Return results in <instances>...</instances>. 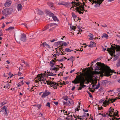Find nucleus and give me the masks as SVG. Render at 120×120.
<instances>
[{
  "mask_svg": "<svg viewBox=\"0 0 120 120\" xmlns=\"http://www.w3.org/2000/svg\"><path fill=\"white\" fill-rule=\"evenodd\" d=\"M80 75H79V77L77 76L78 75V74L76 78L74 80L72 81V82L75 84L79 83L80 84L79 86L83 88L86 86V85L84 84L85 82H86V80H85L84 78L82 76L83 75V73H80Z\"/></svg>",
  "mask_w": 120,
  "mask_h": 120,
  "instance_id": "f257e3e1",
  "label": "nucleus"
},
{
  "mask_svg": "<svg viewBox=\"0 0 120 120\" xmlns=\"http://www.w3.org/2000/svg\"><path fill=\"white\" fill-rule=\"evenodd\" d=\"M102 71L104 74L102 75L103 76L108 77L112 75L113 72L116 73V72L114 70H111L110 68L107 66H103L102 67Z\"/></svg>",
  "mask_w": 120,
  "mask_h": 120,
  "instance_id": "f03ea898",
  "label": "nucleus"
},
{
  "mask_svg": "<svg viewBox=\"0 0 120 120\" xmlns=\"http://www.w3.org/2000/svg\"><path fill=\"white\" fill-rule=\"evenodd\" d=\"M13 11V9L11 8H8L4 9L2 11V14L3 15L7 16L12 13Z\"/></svg>",
  "mask_w": 120,
  "mask_h": 120,
  "instance_id": "7ed1b4c3",
  "label": "nucleus"
},
{
  "mask_svg": "<svg viewBox=\"0 0 120 120\" xmlns=\"http://www.w3.org/2000/svg\"><path fill=\"white\" fill-rule=\"evenodd\" d=\"M47 74L46 73L43 74L41 73L38 75L35 78V79H36V82L37 83L39 82V81L37 80H39L41 82V79H44V77L46 76H47Z\"/></svg>",
  "mask_w": 120,
  "mask_h": 120,
  "instance_id": "20e7f679",
  "label": "nucleus"
},
{
  "mask_svg": "<svg viewBox=\"0 0 120 120\" xmlns=\"http://www.w3.org/2000/svg\"><path fill=\"white\" fill-rule=\"evenodd\" d=\"M46 82H47L48 85H50L51 87H52L54 89H56L57 88V86H58V83H56L55 82L50 81V82L48 81H46Z\"/></svg>",
  "mask_w": 120,
  "mask_h": 120,
  "instance_id": "39448f33",
  "label": "nucleus"
},
{
  "mask_svg": "<svg viewBox=\"0 0 120 120\" xmlns=\"http://www.w3.org/2000/svg\"><path fill=\"white\" fill-rule=\"evenodd\" d=\"M96 64L97 66L95 67V71L99 70H101L102 71L103 73H104L102 71V67L103 66H105V65L104 64H102L100 62H97Z\"/></svg>",
  "mask_w": 120,
  "mask_h": 120,
  "instance_id": "423d86ee",
  "label": "nucleus"
},
{
  "mask_svg": "<svg viewBox=\"0 0 120 120\" xmlns=\"http://www.w3.org/2000/svg\"><path fill=\"white\" fill-rule=\"evenodd\" d=\"M116 49L115 48L111 47L109 48H107V51L109 53V54L112 56V57H113L112 56L113 55L115 54Z\"/></svg>",
  "mask_w": 120,
  "mask_h": 120,
  "instance_id": "0eeeda50",
  "label": "nucleus"
},
{
  "mask_svg": "<svg viewBox=\"0 0 120 120\" xmlns=\"http://www.w3.org/2000/svg\"><path fill=\"white\" fill-rule=\"evenodd\" d=\"M85 2H86V1H87V0H85ZM90 2H91L92 1H93L94 2L92 4L93 5L95 3L96 4H99L100 3V4H101L102 2L104 1V0H89Z\"/></svg>",
  "mask_w": 120,
  "mask_h": 120,
  "instance_id": "6e6552de",
  "label": "nucleus"
},
{
  "mask_svg": "<svg viewBox=\"0 0 120 120\" xmlns=\"http://www.w3.org/2000/svg\"><path fill=\"white\" fill-rule=\"evenodd\" d=\"M113 99L109 98L108 101H107V100H105V101L103 103V104L106 105L107 104L108 105H109V103H113Z\"/></svg>",
  "mask_w": 120,
  "mask_h": 120,
  "instance_id": "1a4fd4ad",
  "label": "nucleus"
},
{
  "mask_svg": "<svg viewBox=\"0 0 120 120\" xmlns=\"http://www.w3.org/2000/svg\"><path fill=\"white\" fill-rule=\"evenodd\" d=\"M51 92H49L47 91V90H45V92L43 93V94L42 95L41 97L43 98H45L46 96L49 95H51Z\"/></svg>",
  "mask_w": 120,
  "mask_h": 120,
  "instance_id": "9d476101",
  "label": "nucleus"
},
{
  "mask_svg": "<svg viewBox=\"0 0 120 120\" xmlns=\"http://www.w3.org/2000/svg\"><path fill=\"white\" fill-rule=\"evenodd\" d=\"M118 112L117 111V112L116 113H114L113 114V115L109 114L108 115V116H109L110 117H113V118L111 119L112 120H114V119H115V116H119V115L118 114Z\"/></svg>",
  "mask_w": 120,
  "mask_h": 120,
  "instance_id": "9b49d317",
  "label": "nucleus"
},
{
  "mask_svg": "<svg viewBox=\"0 0 120 120\" xmlns=\"http://www.w3.org/2000/svg\"><path fill=\"white\" fill-rule=\"evenodd\" d=\"M21 36L20 38V40L23 42H25L26 40V36L24 33L21 34Z\"/></svg>",
  "mask_w": 120,
  "mask_h": 120,
  "instance_id": "f8f14e48",
  "label": "nucleus"
},
{
  "mask_svg": "<svg viewBox=\"0 0 120 120\" xmlns=\"http://www.w3.org/2000/svg\"><path fill=\"white\" fill-rule=\"evenodd\" d=\"M11 0H7L4 4L5 7H9L11 5Z\"/></svg>",
  "mask_w": 120,
  "mask_h": 120,
  "instance_id": "ddd939ff",
  "label": "nucleus"
},
{
  "mask_svg": "<svg viewBox=\"0 0 120 120\" xmlns=\"http://www.w3.org/2000/svg\"><path fill=\"white\" fill-rule=\"evenodd\" d=\"M114 45H115L116 47H115V46L111 45V47H112L115 48L116 49V52H118L120 51V46L119 45H115V44Z\"/></svg>",
  "mask_w": 120,
  "mask_h": 120,
  "instance_id": "4468645a",
  "label": "nucleus"
},
{
  "mask_svg": "<svg viewBox=\"0 0 120 120\" xmlns=\"http://www.w3.org/2000/svg\"><path fill=\"white\" fill-rule=\"evenodd\" d=\"M42 45H43L44 47L45 48H47L49 49H50L51 47H50V46L48 44H47L45 42L43 43L41 45V46H42Z\"/></svg>",
  "mask_w": 120,
  "mask_h": 120,
  "instance_id": "2eb2a0df",
  "label": "nucleus"
},
{
  "mask_svg": "<svg viewBox=\"0 0 120 120\" xmlns=\"http://www.w3.org/2000/svg\"><path fill=\"white\" fill-rule=\"evenodd\" d=\"M57 44L58 45H60V48H59V50L60 49H63V47L64 46L63 41H59L57 42Z\"/></svg>",
  "mask_w": 120,
  "mask_h": 120,
  "instance_id": "dca6fc26",
  "label": "nucleus"
},
{
  "mask_svg": "<svg viewBox=\"0 0 120 120\" xmlns=\"http://www.w3.org/2000/svg\"><path fill=\"white\" fill-rule=\"evenodd\" d=\"M112 107H110V108H109V113H107L106 114L107 115H109V114H112V112H113H113H114V109H111V108Z\"/></svg>",
  "mask_w": 120,
  "mask_h": 120,
  "instance_id": "f3484780",
  "label": "nucleus"
},
{
  "mask_svg": "<svg viewBox=\"0 0 120 120\" xmlns=\"http://www.w3.org/2000/svg\"><path fill=\"white\" fill-rule=\"evenodd\" d=\"M68 105L70 106H72L73 105L74 103L73 101L71 99L68 101Z\"/></svg>",
  "mask_w": 120,
  "mask_h": 120,
  "instance_id": "a211bd4d",
  "label": "nucleus"
},
{
  "mask_svg": "<svg viewBox=\"0 0 120 120\" xmlns=\"http://www.w3.org/2000/svg\"><path fill=\"white\" fill-rule=\"evenodd\" d=\"M90 44L88 45V47H93L95 46L96 44L93 41H91L90 42Z\"/></svg>",
  "mask_w": 120,
  "mask_h": 120,
  "instance_id": "6ab92c4d",
  "label": "nucleus"
},
{
  "mask_svg": "<svg viewBox=\"0 0 120 120\" xmlns=\"http://www.w3.org/2000/svg\"><path fill=\"white\" fill-rule=\"evenodd\" d=\"M47 71L48 74H47V77H48L49 75L51 76H54L55 75H56V74H53V73L51 72H50V71Z\"/></svg>",
  "mask_w": 120,
  "mask_h": 120,
  "instance_id": "aec40b11",
  "label": "nucleus"
},
{
  "mask_svg": "<svg viewBox=\"0 0 120 120\" xmlns=\"http://www.w3.org/2000/svg\"><path fill=\"white\" fill-rule=\"evenodd\" d=\"M35 11H37L38 12V14L40 15H42L44 13L42 11L38 9H37Z\"/></svg>",
  "mask_w": 120,
  "mask_h": 120,
  "instance_id": "412c9836",
  "label": "nucleus"
},
{
  "mask_svg": "<svg viewBox=\"0 0 120 120\" xmlns=\"http://www.w3.org/2000/svg\"><path fill=\"white\" fill-rule=\"evenodd\" d=\"M48 5L51 7V8L52 9H54L55 8L54 7V4L52 2H50L48 3Z\"/></svg>",
  "mask_w": 120,
  "mask_h": 120,
  "instance_id": "4be33fe9",
  "label": "nucleus"
},
{
  "mask_svg": "<svg viewBox=\"0 0 120 120\" xmlns=\"http://www.w3.org/2000/svg\"><path fill=\"white\" fill-rule=\"evenodd\" d=\"M110 81H108L106 80H103L101 82V85L103 86L105 85L106 84L109 83Z\"/></svg>",
  "mask_w": 120,
  "mask_h": 120,
  "instance_id": "5701e85b",
  "label": "nucleus"
},
{
  "mask_svg": "<svg viewBox=\"0 0 120 120\" xmlns=\"http://www.w3.org/2000/svg\"><path fill=\"white\" fill-rule=\"evenodd\" d=\"M83 6H82L81 4V5H80L79 7H77L75 8V10H80V11H82V8Z\"/></svg>",
  "mask_w": 120,
  "mask_h": 120,
  "instance_id": "b1692460",
  "label": "nucleus"
},
{
  "mask_svg": "<svg viewBox=\"0 0 120 120\" xmlns=\"http://www.w3.org/2000/svg\"><path fill=\"white\" fill-rule=\"evenodd\" d=\"M88 36L89 37H90V38H89V39L90 40H92L94 38L93 37L94 36V35L90 33V34H89Z\"/></svg>",
  "mask_w": 120,
  "mask_h": 120,
  "instance_id": "393cba45",
  "label": "nucleus"
},
{
  "mask_svg": "<svg viewBox=\"0 0 120 120\" xmlns=\"http://www.w3.org/2000/svg\"><path fill=\"white\" fill-rule=\"evenodd\" d=\"M116 66L117 67V68L120 66V57L117 60V62L116 64Z\"/></svg>",
  "mask_w": 120,
  "mask_h": 120,
  "instance_id": "a878e982",
  "label": "nucleus"
},
{
  "mask_svg": "<svg viewBox=\"0 0 120 120\" xmlns=\"http://www.w3.org/2000/svg\"><path fill=\"white\" fill-rule=\"evenodd\" d=\"M102 38H105L106 39H108V36L107 34L104 33L103 34L102 36H101Z\"/></svg>",
  "mask_w": 120,
  "mask_h": 120,
  "instance_id": "bb28decb",
  "label": "nucleus"
},
{
  "mask_svg": "<svg viewBox=\"0 0 120 120\" xmlns=\"http://www.w3.org/2000/svg\"><path fill=\"white\" fill-rule=\"evenodd\" d=\"M65 51L66 52H70L72 51H73V50H71L69 49L68 48H66L65 49Z\"/></svg>",
  "mask_w": 120,
  "mask_h": 120,
  "instance_id": "cd10ccee",
  "label": "nucleus"
},
{
  "mask_svg": "<svg viewBox=\"0 0 120 120\" xmlns=\"http://www.w3.org/2000/svg\"><path fill=\"white\" fill-rule=\"evenodd\" d=\"M23 84V81H21L19 82L17 85L18 87H20Z\"/></svg>",
  "mask_w": 120,
  "mask_h": 120,
  "instance_id": "c85d7f7f",
  "label": "nucleus"
},
{
  "mask_svg": "<svg viewBox=\"0 0 120 120\" xmlns=\"http://www.w3.org/2000/svg\"><path fill=\"white\" fill-rule=\"evenodd\" d=\"M17 7L18 11L20 10H21L22 9V5L21 4H18Z\"/></svg>",
  "mask_w": 120,
  "mask_h": 120,
  "instance_id": "c756f323",
  "label": "nucleus"
},
{
  "mask_svg": "<svg viewBox=\"0 0 120 120\" xmlns=\"http://www.w3.org/2000/svg\"><path fill=\"white\" fill-rule=\"evenodd\" d=\"M52 18L54 21H57L58 22L59 21V20H58L57 17L56 16H53L52 17Z\"/></svg>",
  "mask_w": 120,
  "mask_h": 120,
  "instance_id": "7c9ffc66",
  "label": "nucleus"
},
{
  "mask_svg": "<svg viewBox=\"0 0 120 120\" xmlns=\"http://www.w3.org/2000/svg\"><path fill=\"white\" fill-rule=\"evenodd\" d=\"M81 3L79 2H77L76 4H75V5H74L75 7L79 6V7L81 5Z\"/></svg>",
  "mask_w": 120,
  "mask_h": 120,
  "instance_id": "2f4dec72",
  "label": "nucleus"
},
{
  "mask_svg": "<svg viewBox=\"0 0 120 120\" xmlns=\"http://www.w3.org/2000/svg\"><path fill=\"white\" fill-rule=\"evenodd\" d=\"M14 28V27H10L8 28L7 29L5 30L6 31L9 30H13Z\"/></svg>",
  "mask_w": 120,
  "mask_h": 120,
  "instance_id": "473e14b6",
  "label": "nucleus"
},
{
  "mask_svg": "<svg viewBox=\"0 0 120 120\" xmlns=\"http://www.w3.org/2000/svg\"><path fill=\"white\" fill-rule=\"evenodd\" d=\"M88 78L89 79V80L91 82H93L94 80V79L91 77H88Z\"/></svg>",
  "mask_w": 120,
  "mask_h": 120,
  "instance_id": "72a5a7b5",
  "label": "nucleus"
},
{
  "mask_svg": "<svg viewBox=\"0 0 120 120\" xmlns=\"http://www.w3.org/2000/svg\"><path fill=\"white\" fill-rule=\"evenodd\" d=\"M85 80H86V81H87V82H86V84L89 83L90 82H91L89 80V79L88 78H86L85 79Z\"/></svg>",
  "mask_w": 120,
  "mask_h": 120,
  "instance_id": "f704fd0d",
  "label": "nucleus"
},
{
  "mask_svg": "<svg viewBox=\"0 0 120 120\" xmlns=\"http://www.w3.org/2000/svg\"><path fill=\"white\" fill-rule=\"evenodd\" d=\"M70 27L71 28V30H75L76 29V27L75 26H72V27L71 26H70Z\"/></svg>",
  "mask_w": 120,
  "mask_h": 120,
  "instance_id": "c9c22d12",
  "label": "nucleus"
},
{
  "mask_svg": "<svg viewBox=\"0 0 120 120\" xmlns=\"http://www.w3.org/2000/svg\"><path fill=\"white\" fill-rule=\"evenodd\" d=\"M100 84L99 82L98 83V84L97 87L95 88V89H98L99 87H100Z\"/></svg>",
  "mask_w": 120,
  "mask_h": 120,
  "instance_id": "e433bc0d",
  "label": "nucleus"
},
{
  "mask_svg": "<svg viewBox=\"0 0 120 120\" xmlns=\"http://www.w3.org/2000/svg\"><path fill=\"white\" fill-rule=\"evenodd\" d=\"M69 58L70 59V60H71V61H72V62H73V61L74 60L73 59V58H74V59H75V57H73V56H71Z\"/></svg>",
  "mask_w": 120,
  "mask_h": 120,
  "instance_id": "4c0bfd02",
  "label": "nucleus"
},
{
  "mask_svg": "<svg viewBox=\"0 0 120 120\" xmlns=\"http://www.w3.org/2000/svg\"><path fill=\"white\" fill-rule=\"evenodd\" d=\"M72 16L75 19L77 17L76 15L74 14L73 12L72 13Z\"/></svg>",
  "mask_w": 120,
  "mask_h": 120,
  "instance_id": "58836bf2",
  "label": "nucleus"
},
{
  "mask_svg": "<svg viewBox=\"0 0 120 120\" xmlns=\"http://www.w3.org/2000/svg\"><path fill=\"white\" fill-rule=\"evenodd\" d=\"M119 58V56H116L115 57L113 58V60H117Z\"/></svg>",
  "mask_w": 120,
  "mask_h": 120,
  "instance_id": "ea45409f",
  "label": "nucleus"
},
{
  "mask_svg": "<svg viewBox=\"0 0 120 120\" xmlns=\"http://www.w3.org/2000/svg\"><path fill=\"white\" fill-rule=\"evenodd\" d=\"M100 4H100V3H99V4H95L94 5V6L96 8H97V7H99L100 6Z\"/></svg>",
  "mask_w": 120,
  "mask_h": 120,
  "instance_id": "a19ab883",
  "label": "nucleus"
},
{
  "mask_svg": "<svg viewBox=\"0 0 120 120\" xmlns=\"http://www.w3.org/2000/svg\"><path fill=\"white\" fill-rule=\"evenodd\" d=\"M44 79H41V81H43V83H44L45 84H46V83L47 82H46V81H45V80H46V79H45V80H44Z\"/></svg>",
  "mask_w": 120,
  "mask_h": 120,
  "instance_id": "79ce46f5",
  "label": "nucleus"
},
{
  "mask_svg": "<svg viewBox=\"0 0 120 120\" xmlns=\"http://www.w3.org/2000/svg\"><path fill=\"white\" fill-rule=\"evenodd\" d=\"M63 83L64 84V85H66V84H68L69 83V82L68 81H66V82H64V81H63Z\"/></svg>",
  "mask_w": 120,
  "mask_h": 120,
  "instance_id": "37998d69",
  "label": "nucleus"
},
{
  "mask_svg": "<svg viewBox=\"0 0 120 120\" xmlns=\"http://www.w3.org/2000/svg\"><path fill=\"white\" fill-rule=\"evenodd\" d=\"M63 98L66 101H67L68 100V96H66L65 97H64Z\"/></svg>",
  "mask_w": 120,
  "mask_h": 120,
  "instance_id": "c03bdc74",
  "label": "nucleus"
},
{
  "mask_svg": "<svg viewBox=\"0 0 120 120\" xmlns=\"http://www.w3.org/2000/svg\"><path fill=\"white\" fill-rule=\"evenodd\" d=\"M77 3V2H75V1H72L71 2V4L72 5H74H74H75V4H76V3Z\"/></svg>",
  "mask_w": 120,
  "mask_h": 120,
  "instance_id": "a18cd8bd",
  "label": "nucleus"
},
{
  "mask_svg": "<svg viewBox=\"0 0 120 120\" xmlns=\"http://www.w3.org/2000/svg\"><path fill=\"white\" fill-rule=\"evenodd\" d=\"M10 86V84L9 83H8L6 86H4V88H7L8 87V86Z\"/></svg>",
  "mask_w": 120,
  "mask_h": 120,
  "instance_id": "49530a36",
  "label": "nucleus"
},
{
  "mask_svg": "<svg viewBox=\"0 0 120 120\" xmlns=\"http://www.w3.org/2000/svg\"><path fill=\"white\" fill-rule=\"evenodd\" d=\"M8 75L10 77V78H11L12 77V74L11 73V72H10L8 74Z\"/></svg>",
  "mask_w": 120,
  "mask_h": 120,
  "instance_id": "de8ad7c7",
  "label": "nucleus"
},
{
  "mask_svg": "<svg viewBox=\"0 0 120 120\" xmlns=\"http://www.w3.org/2000/svg\"><path fill=\"white\" fill-rule=\"evenodd\" d=\"M2 110L3 111H6V109H7V107L5 106H4L2 108Z\"/></svg>",
  "mask_w": 120,
  "mask_h": 120,
  "instance_id": "09e8293b",
  "label": "nucleus"
},
{
  "mask_svg": "<svg viewBox=\"0 0 120 120\" xmlns=\"http://www.w3.org/2000/svg\"><path fill=\"white\" fill-rule=\"evenodd\" d=\"M41 105H37V107L38 108V109H40L41 107Z\"/></svg>",
  "mask_w": 120,
  "mask_h": 120,
  "instance_id": "8fccbe9b",
  "label": "nucleus"
},
{
  "mask_svg": "<svg viewBox=\"0 0 120 120\" xmlns=\"http://www.w3.org/2000/svg\"><path fill=\"white\" fill-rule=\"evenodd\" d=\"M64 105H68V101L67 102H66L65 101H64L63 102Z\"/></svg>",
  "mask_w": 120,
  "mask_h": 120,
  "instance_id": "3c124183",
  "label": "nucleus"
},
{
  "mask_svg": "<svg viewBox=\"0 0 120 120\" xmlns=\"http://www.w3.org/2000/svg\"><path fill=\"white\" fill-rule=\"evenodd\" d=\"M54 15V14L52 13H49V15L50 16H53V15Z\"/></svg>",
  "mask_w": 120,
  "mask_h": 120,
  "instance_id": "603ef678",
  "label": "nucleus"
},
{
  "mask_svg": "<svg viewBox=\"0 0 120 120\" xmlns=\"http://www.w3.org/2000/svg\"><path fill=\"white\" fill-rule=\"evenodd\" d=\"M46 106H48L49 107H50V104L49 102H48L47 103Z\"/></svg>",
  "mask_w": 120,
  "mask_h": 120,
  "instance_id": "864d4df0",
  "label": "nucleus"
},
{
  "mask_svg": "<svg viewBox=\"0 0 120 120\" xmlns=\"http://www.w3.org/2000/svg\"><path fill=\"white\" fill-rule=\"evenodd\" d=\"M64 58H62V59H61L59 60H58V59H57L56 60L58 61L59 62V61H61V62H62V61H63V60H64Z\"/></svg>",
  "mask_w": 120,
  "mask_h": 120,
  "instance_id": "5fc2aeb1",
  "label": "nucleus"
},
{
  "mask_svg": "<svg viewBox=\"0 0 120 120\" xmlns=\"http://www.w3.org/2000/svg\"><path fill=\"white\" fill-rule=\"evenodd\" d=\"M76 11H77V12H78L79 13V14H81V13H82V14H83V12H81V11H80V10H76Z\"/></svg>",
  "mask_w": 120,
  "mask_h": 120,
  "instance_id": "6e6d98bb",
  "label": "nucleus"
},
{
  "mask_svg": "<svg viewBox=\"0 0 120 120\" xmlns=\"http://www.w3.org/2000/svg\"><path fill=\"white\" fill-rule=\"evenodd\" d=\"M101 115L102 116H103L104 117H106V116L108 117V116H108V115H108V116H107L106 115V114H105V113H104L103 114H101Z\"/></svg>",
  "mask_w": 120,
  "mask_h": 120,
  "instance_id": "4d7b16f0",
  "label": "nucleus"
},
{
  "mask_svg": "<svg viewBox=\"0 0 120 120\" xmlns=\"http://www.w3.org/2000/svg\"><path fill=\"white\" fill-rule=\"evenodd\" d=\"M4 111L6 112V113H5L6 115H7V114L8 113V110H7L6 109V111Z\"/></svg>",
  "mask_w": 120,
  "mask_h": 120,
  "instance_id": "13d9d810",
  "label": "nucleus"
},
{
  "mask_svg": "<svg viewBox=\"0 0 120 120\" xmlns=\"http://www.w3.org/2000/svg\"><path fill=\"white\" fill-rule=\"evenodd\" d=\"M63 45H64L65 46H66L68 45L65 42H64V43H63Z\"/></svg>",
  "mask_w": 120,
  "mask_h": 120,
  "instance_id": "bf43d9fd",
  "label": "nucleus"
},
{
  "mask_svg": "<svg viewBox=\"0 0 120 120\" xmlns=\"http://www.w3.org/2000/svg\"><path fill=\"white\" fill-rule=\"evenodd\" d=\"M54 67L53 68H54V69H55L54 70H57V69H59V68H58L57 67Z\"/></svg>",
  "mask_w": 120,
  "mask_h": 120,
  "instance_id": "052dcab7",
  "label": "nucleus"
},
{
  "mask_svg": "<svg viewBox=\"0 0 120 120\" xmlns=\"http://www.w3.org/2000/svg\"><path fill=\"white\" fill-rule=\"evenodd\" d=\"M83 111L85 112H87L88 111V109L85 110L84 109H83Z\"/></svg>",
  "mask_w": 120,
  "mask_h": 120,
  "instance_id": "680f3d73",
  "label": "nucleus"
},
{
  "mask_svg": "<svg viewBox=\"0 0 120 120\" xmlns=\"http://www.w3.org/2000/svg\"><path fill=\"white\" fill-rule=\"evenodd\" d=\"M82 87H79V88L78 89V90H81L82 89Z\"/></svg>",
  "mask_w": 120,
  "mask_h": 120,
  "instance_id": "e2e57ef3",
  "label": "nucleus"
},
{
  "mask_svg": "<svg viewBox=\"0 0 120 120\" xmlns=\"http://www.w3.org/2000/svg\"><path fill=\"white\" fill-rule=\"evenodd\" d=\"M49 24L47 25L45 27V28H46V29H48L49 28Z\"/></svg>",
  "mask_w": 120,
  "mask_h": 120,
  "instance_id": "0e129e2a",
  "label": "nucleus"
},
{
  "mask_svg": "<svg viewBox=\"0 0 120 120\" xmlns=\"http://www.w3.org/2000/svg\"><path fill=\"white\" fill-rule=\"evenodd\" d=\"M80 109H79L78 108L77 109H75V112H76V111H79V110H80Z\"/></svg>",
  "mask_w": 120,
  "mask_h": 120,
  "instance_id": "69168bd1",
  "label": "nucleus"
},
{
  "mask_svg": "<svg viewBox=\"0 0 120 120\" xmlns=\"http://www.w3.org/2000/svg\"><path fill=\"white\" fill-rule=\"evenodd\" d=\"M6 103H5L4 102H2L1 103V104L2 106L3 105H5Z\"/></svg>",
  "mask_w": 120,
  "mask_h": 120,
  "instance_id": "338daca9",
  "label": "nucleus"
},
{
  "mask_svg": "<svg viewBox=\"0 0 120 120\" xmlns=\"http://www.w3.org/2000/svg\"><path fill=\"white\" fill-rule=\"evenodd\" d=\"M55 41V40L54 39H53L52 40H50V41L52 42H53Z\"/></svg>",
  "mask_w": 120,
  "mask_h": 120,
  "instance_id": "774afa93",
  "label": "nucleus"
}]
</instances>
